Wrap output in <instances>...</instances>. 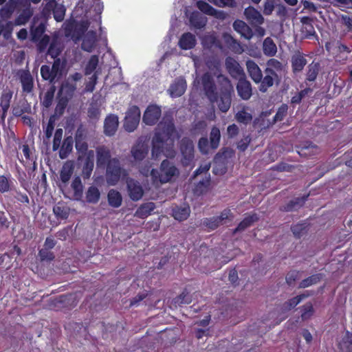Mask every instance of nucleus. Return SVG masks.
<instances>
[{
	"mask_svg": "<svg viewBox=\"0 0 352 352\" xmlns=\"http://www.w3.org/2000/svg\"><path fill=\"white\" fill-rule=\"evenodd\" d=\"M109 204L113 208H118L122 202V197L120 192L116 190L111 189L107 194Z\"/></svg>",
	"mask_w": 352,
	"mask_h": 352,
	"instance_id": "obj_38",
	"label": "nucleus"
},
{
	"mask_svg": "<svg viewBox=\"0 0 352 352\" xmlns=\"http://www.w3.org/2000/svg\"><path fill=\"white\" fill-rule=\"evenodd\" d=\"M41 75L44 80H48L52 85H54L56 78L54 76L50 67L47 65H43L41 67Z\"/></svg>",
	"mask_w": 352,
	"mask_h": 352,
	"instance_id": "obj_55",
	"label": "nucleus"
},
{
	"mask_svg": "<svg viewBox=\"0 0 352 352\" xmlns=\"http://www.w3.org/2000/svg\"><path fill=\"white\" fill-rule=\"evenodd\" d=\"M259 220V217L256 213H252L248 214L245 218L238 224L237 227L233 230V234L245 230L246 228L252 226L255 222Z\"/></svg>",
	"mask_w": 352,
	"mask_h": 352,
	"instance_id": "obj_24",
	"label": "nucleus"
},
{
	"mask_svg": "<svg viewBox=\"0 0 352 352\" xmlns=\"http://www.w3.org/2000/svg\"><path fill=\"white\" fill-rule=\"evenodd\" d=\"M22 91L25 94H30L34 89V79L29 69H20L17 72Z\"/></svg>",
	"mask_w": 352,
	"mask_h": 352,
	"instance_id": "obj_9",
	"label": "nucleus"
},
{
	"mask_svg": "<svg viewBox=\"0 0 352 352\" xmlns=\"http://www.w3.org/2000/svg\"><path fill=\"white\" fill-rule=\"evenodd\" d=\"M226 67L234 78H239L241 76H245V73L243 68L240 66L239 63L232 57H227L225 61Z\"/></svg>",
	"mask_w": 352,
	"mask_h": 352,
	"instance_id": "obj_14",
	"label": "nucleus"
},
{
	"mask_svg": "<svg viewBox=\"0 0 352 352\" xmlns=\"http://www.w3.org/2000/svg\"><path fill=\"white\" fill-rule=\"evenodd\" d=\"M246 67L249 76L255 83H259L262 80L263 73L258 65L253 60L246 61Z\"/></svg>",
	"mask_w": 352,
	"mask_h": 352,
	"instance_id": "obj_22",
	"label": "nucleus"
},
{
	"mask_svg": "<svg viewBox=\"0 0 352 352\" xmlns=\"http://www.w3.org/2000/svg\"><path fill=\"white\" fill-rule=\"evenodd\" d=\"M53 212L57 219H67L69 214V208L65 204L58 202L54 206Z\"/></svg>",
	"mask_w": 352,
	"mask_h": 352,
	"instance_id": "obj_41",
	"label": "nucleus"
},
{
	"mask_svg": "<svg viewBox=\"0 0 352 352\" xmlns=\"http://www.w3.org/2000/svg\"><path fill=\"white\" fill-rule=\"evenodd\" d=\"M190 22L192 26L197 29L204 28L206 24V20L198 14H192L190 17Z\"/></svg>",
	"mask_w": 352,
	"mask_h": 352,
	"instance_id": "obj_61",
	"label": "nucleus"
},
{
	"mask_svg": "<svg viewBox=\"0 0 352 352\" xmlns=\"http://www.w3.org/2000/svg\"><path fill=\"white\" fill-rule=\"evenodd\" d=\"M284 71L285 65L283 63L278 59L272 58L267 61L266 68L264 72H267L274 76L281 78V75Z\"/></svg>",
	"mask_w": 352,
	"mask_h": 352,
	"instance_id": "obj_13",
	"label": "nucleus"
},
{
	"mask_svg": "<svg viewBox=\"0 0 352 352\" xmlns=\"http://www.w3.org/2000/svg\"><path fill=\"white\" fill-rule=\"evenodd\" d=\"M32 12L30 9L23 10L15 19L18 25H25L31 18Z\"/></svg>",
	"mask_w": 352,
	"mask_h": 352,
	"instance_id": "obj_59",
	"label": "nucleus"
},
{
	"mask_svg": "<svg viewBox=\"0 0 352 352\" xmlns=\"http://www.w3.org/2000/svg\"><path fill=\"white\" fill-rule=\"evenodd\" d=\"M179 175V170L173 162L164 160L160 166V170L153 168L151 176L153 182L165 184L172 180L173 177Z\"/></svg>",
	"mask_w": 352,
	"mask_h": 352,
	"instance_id": "obj_3",
	"label": "nucleus"
},
{
	"mask_svg": "<svg viewBox=\"0 0 352 352\" xmlns=\"http://www.w3.org/2000/svg\"><path fill=\"white\" fill-rule=\"evenodd\" d=\"M46 30L45 25L40 23L37 26L32 25L30 28L31 39L33 42H37L44 35Z\"/></svg>",
	"mask_w": 352,
	"mask_h": 352,
	"instance_id": "obj_45",
	"label": "nucleus"
},
{
	"mask_svg": "<svg viewBox=\"0 0 352 352\" xmlns=\"http://www.w3.org/2000/svg\"><path fill=\"white\" fill-rule=\"evenodd\" d=\"M236 91L239 97L244 100L250 99L252 96V85L250 81L246 79L245 76L238 78Z\"/></svg>",
	"mask_w": 352,
	"mask_h": 352,
	"instance_id": "obj_10",
	"label": "nucleus"
},
{
	"mask_svg": "<svg viewBox=\"0 0 352 352\" xmlns=\"http://www.w3.org/2000/svg\"><path fill=\"white\" fill-rule=\"evenodd\" d=\"M56 90V89L54 85H52L47 90L43 99L41 101V104L43 107L45 108H49L51 107L54 100Z\"/></svg>",
	"mask_w": 352,
	"mask_h": 352,
	"instance_id": "obj_44",
	"label": "nucleus"
},
{
	"mask_svg": "<svg viewBox=\"0 0 352 352\" xmlns=\"http://www.w3.org/2000/svg\"><path fill=\"white\" fill-rule=\"evenodd\" d=\"M140 120V110L138 106L131 107L124 118V127L128 132L133 131L138 126Z\"/></svg>",
	"mask_w": 352,
	"mask_h": 352,
	"instance_id": "obj_6",
	"label": "nucleus"
},
{
	"mask_svg": "<svg viewBox=\"0 0 352 352\" xmlns=\"http://www.w3.org/2000/svg\"><path fill=\"white\" fill-rule=\"evenodd\" d=\"M94 151L89 150L87 155L85 156V163L83 166V174L85 177L89 178L94 168Z\"/></svg>",
	"mask_w": 352,
	"mask_h": 352,
	"instance_id": "obj_37",
	"label": "nucleus"
},
{
	"mask_svg": "<svg viewBox=\"0 0 352 352\" xmlns=\"http://www.w3.org/2000/svg\"><path fill=\"white\" fill-rule=\"evenodd\" d=\"M149 146L147 142L138 141L131 149L132 162L138 163L144 160L148 155Z\"/></svg>",
	"mask_w": 352,
	"mask_h": 352,
	"instance_id": "obj_7",
	"label": "nucleus"
},
{
	"mask_svg": "<svg viewBox=\"0 0 352 352\" xmlns=\"http://www.w3.org/2000/svg\"><path fill=\"white\" fill-rule=\"evenodd\" d=\"M161 115L162 110L160 107L156 104H150L144 113L142 120L146 125L153 126L158 122Z\"/></svg>",
	"mask_w": 352,
	"mask_h": 352,
	"instance_id": "obj_8",
	"label": "nucleus"
},
{
	"mask_svg": "<svg viewBox=\"0 0 352 352\" xmlns=\"http://www.w3.org/2000/svg\"><path fill=\"white\" fill-rule=\"evenodd\" d=\"M154 208V204L152 202L142 204L136 210L135 216L140 219H144L151 214Z\"/></svg>",
	"mask_w": 352,
	"mask_h": 352,
	"instance_id": "obj_40",
	"label": "nucleus"
},
{
	"mask_svg": "<svg viewBox=\"0 0 352 352\" xmlns=\"http://www.w3.org/2000/svg\"><path fill=\"white\" fill-rule=\"evenodd\" d=\"M72 188L74 190V197L76 200H80L82 197L83 186L81 179L79 177H76L72 183Z\"/></svg>",
	"mask_w": 352,
	"mask_h": 352,
	"instance_id": "obj_48",
	"label": "nucleus"
},
{
	"mask_svg": "<svg viewBox=\"0 0 352 352\" xmlns=\"http://www.w3.org/2000/svg\"><path fill=\"white\" fill-rule=\"evenodd\" d=\"M190 213L189 206H176L172 209V215L177 221H182L188 219Z\"/></svg>",
	"mask_w": 352,
	"mask_h": 352,
	"instance_id": "obj_32",
	"label": "nucleus"
},
{
	"mask_svg": "<svg viewBox=\"0 0 352 352\" xmlns=\"http://www.w3.org/2000/svg\"><path fill=\"white\" fill-rule=\"evenodd\" d=\"M301 312V318L303 321L307 320L311 318L314 314V308L311 302H307L301 307H300Z\"/></svg>",
	"mask_w": 352,
	"mask_h": 352,
	"instance_id": "obj_62",
	"label": "nucleus"
},
{
	"mask_svg": "<svg viewBox=\"0 0 352 352\" xmlns=\"http://www.w3.org/2000/svg\"><path fill=\"white\" fill-rule=\"evenodd\" d=\"M220 84L219 95L212 76L209 73H205L201 77V82L204 93L211 103L218 102L219 110L227 112L232 101V94L234 91L230 80L226 76H218Z\"/></svg>",
	"mask_w": 352,
	"mask_h": 352,
	"instance_id": "obj_1",
	"label": "nucleus"
},
{
	"mask_svg": "<svg viewBox=\"0 0 352 352\" xmlns=\"http://www.w3.org/2000/svg\"><path fill=\"white\" fill-rule=\"evenodd\" d=\"M69 100L67 97L58 96V102L54 109V114L56 117L62 116L68 104Z\"/></svg>",
	"mask_w": 352,
	"mask_h": 352,
	"instance_id": "obj_53",
	"label": "nucleus"
},
{
	"mask_svg": "<svg viewBox=\"0 0 352 352\" xmlns=\"http://www.w3.org/2000/svg\"><path fill=\"white\" fill-rule=\"evenodd\" d=\"M297 148L299 155L304 157H311L317 155L320 150L318 146L311 142H307Z\"/></svg>",
	"mask_w": 352,
	"mask_h": 352,
	"instance_id": "obj_23",
	"label": "nucleus"
},
{
	"mask_svg": "<svg viewBox=\"0 0 352 352\" xmlns=\"http://www.w3.org/2000/svg\"><path fill=\"white\" fill-rule=\"evenodd\" d=\"M13 91L10 89H3L0 97V107H1V119L5 120L10 106Z\"/></svg>",
	"mask_w": 352,
	"mask_h": 352,
	"instance_id": "obj_21",
	"label": "nucleus"
},
{
	"mask_svg": "<svg viewBox=\"0 0 352 352\" xmlns=\"http://www.w3.org/2000/svg\"><path fill=\"white\" fill-rule=\"evenodd\" d=\"M187 84L185 78L179 76L175 79L173 82L170 85L168 91L173 98L180 97L182 96L186 89Z\"/></svg>",
	"mask_w": 352,
	"mask_h": 352,
	"instance_id": "obj_12",
	"label": "nucleus"
},
{
	"mask_svg": "<svg viewBox=\"0 0 352 352\" xmlns=\"http://www.w3.org/2000/svg\"><path fill=\"white\" fill-rule=\"evenodd\" d=\"M106 167V179L109 185H116L121 177L127 176L126 170L121 166L120 160L112 158Z\"/></svg>",
	"mask_w": 352,
	"mask_h": 352,
	"instance_id": "obj_4",
	"label": "nucleus"
},
{
	"mask_svg": "<svg viewBox=\"0 0 352 352\" xmlns=\"http://www.w3.org/2000/svg\"><path fill=\"white\" fill-rule=\"evenodd\" d=\"M13 182L11 180V175H0V193H5L13 190Z\"/></svg>",
	"mask_w": 352,
	"mask_h": 352,
	"instance_id": "obj_46",
	"label": "nucleus"
},
{
	"mask_svg": "<svg viewBox=\"0 0 352 352\" xmlns=\"http://www.w3.org/2000/svg\"><path fill=\"white\" fill-rule=\"evenodd\" d=\"M201 225L204 227L207 231L214 230L221 226L216 216L202 219Z\"/></svg>",
	"mask_w": 352,
	"mask_h": 352,
	"instance_id": "obj_50",
	"label": "nucleus"
},
{
	"mask_svg": "<svg viewBox=\"0 0 352 352\" xmlns=\"http://www.w3.org/2000/svg\"><path fill=\"white\" fill-rule=\"evenodd\" d=\"M338 348L341 352H352V332L346 331L338 340Z\"/></svg>",
	"mask_w": 352,
	"mask_h": 352,
	"instance_id": "obj_25",
	"label": "nucleus"
},
{
	"mask_svg": "<svg viewBox=\"0 0 352 352\" xmlns=\"http://www.w3.org/2000/svg\"><path fill=\"white\" fill-rule=\"evenodd\" d=\"M265 76L259 82L258 89L262 93H265L268 89L274 85V82L278 83L280 81V77L274 76L267 72H264Z\"/></svg>",
	"mask_w": 352,
	"mask_h": 352,
	"instance_id": "obj_26",
	"label": "nucleus"
},
{
	"mask_svg": "<svg viewBox=\"0 0 352 352\" xmlns=\"http://www.w3.org/2000/svg\"><path fill=\"white\" fill-rule=\"evenodd\" d=\"M16 6V2L9 0L0 10V15L3 19H9L14 12Z\"/></svg>",
	"mask_w": 352,
	"mask_h": 352,
	"instance_id": "obj_49",
	"label": "nucleus"
},
{
	"mask_svg": "<svg viewBox=\"0 0 352 352\" xmlns=\"http://www.w3.org/2000/svg\"><path fill=\"white\" fill-rule=\"evenodd\" d=\"M182 154L181 162L183 166H188L194 160V144L188 138H183L179 142Z\"/></svg>",
	"mask_w": 352,
	"mask_h": 352,
	"instance_id": "obj_5",
	"label": "nucleus"
},
{
	"mask_svg": "<svg viewBox=\"0 0 352 352\" xmlns=\"http://www.w3.org/2000/svg\"><path fill=\"white\" fill-rule=\"evenodd\" d=\"M87 29V24L82 23L72 25L67 30L68 31V34L70 35L74 40L79 41L82 38Z\"/></svg>",
	"mask_w": 352,
	"mask_h": 352,
	"instance_id": "obj_28",
	"label": "nucleus"
},
{
	"mask_svg": "<svg viewBox=\"0 0 352 352\" xmlns=\"http://www.w3.org/2000/svg\"><path fill=\"white\" fill-rule=\"evenodd\" d=\"M195 36L190 32L184 33L179 40V46L182 50H191L195 46Z\"/></svg>",
	"mask_w": 352,
	"mask_h": 352,
	"instance_id": "obj_29",
	"label": "nucleus"
},
{
	"mask_svg": "<svg viewBox=\"0 0 352 352\" xmlns=\"http://www.w3.org/2000/svg\"><path fill=\"white\" fill-rule=\"evenodd\" d=\"M54 63L51 68L54 76L56 79L62 77L65 67V60H61L60 58H54Z\"/></svg>",
	"mask_w": 352,
	"mask_h": 352,
	"instance_id": "obj_42",
	"label": "nucleus"
},
{
	"mask_svg": "<svg viewBox=\"0 0 352 352\" xmlns=\"http://www.w3.org/2000/svg\"><path fill=\"white\" fill-rule=\"evenodd\" d=\"M235 118L238 122L247 124L251 122L252 116L250 113L243 109L236 113Z\"/></svg>",
	"mask_w": 352,
	"mask_h": 352,
	"instance_id": "obj_63",
	"label": "nucleus"
},
{
	"mask_svg": "<svg viewBox=\"0 0 352 352\" xmlns=\"http://www.w3.org/2000/svg\"><path fill=\"white\" fill-rule=\"evenodd\" d=\"M126 185L129 196L133 201H138L142 199L144 191L142 186L138 181L129 179L126 182Z\"/></svg>",
	"mask_w": 352,
	"mask_h": 352,
	"instance_id": "obj_16",
	"label": "nucleus"
},
{
	"mask_svg": "<svg viewBox=\"0 0 352 352\" xmlns=\"http://www.w3.org/2000/svg\"><path fill=\"white\" fill-rule=\"evenodd\" d=\"M100 197V191L96 186H90L86 192V199L88 203L96 204Z\"/></svg>",
	"mask_w": 352,
	"mask_h": 352,
	"instance_id": "obj_54",
	"label": "nucleus"
},
{
	"mask_svg": "<svg viewBox=\"0 0 352 352\" xmlns=\"http://www.w3.org/2000/svg\"><path fill=\"white\" fill-rule=\"evenodd\" d=\"M219 156H215L214 158L213 173L215 175H224L228 170V164L219 158Z\"/></svg>",
	"mask_w": 352,
	"mask_h": 352,
	"instance_id": "obj_43",
	"label": "nucleus"
},
{
	"mask_svg": "<svg viewBox=\"0 0 352 352\" xmlns=\"http://www.w3.org/2000/svg\"><path fill=\"white\" fill-rule=\"evenodd\" d=\"M307 63L306 55L299 50L296 51L291 58L292 72L294 74L300 73Z\"/></svg>",
	"mask_w": 352,
	"mask_h": 352,
	"instance_id": "obj_11",
	"label": "nucleus"
},
{
	"mask_svg": "<svg viewBox=\"0 0 352 352\" xmlns=\"http://www.w3.org/2000/svg\"><path fill=\"white\" fill-rule=\"evenodd\" d=\"M74 172V168L72 164H65L60 172V181L66 184L67 183Z\"/></svg>",
	"mask_w": 352,
	"mask_h": 352,
	"instance_id": "obj_52",
	"label": "nucleus"
},
{
	"mask_svg": "<svg viewBox=\"0 0 352 352\" xmlns=\"http://www.w3.org/2000/svg\"><path fill=\"white\" fill-rule=\"evenodd\" d=\"M302 273L303 272L298 270L289 271L285 276V280L287 285L289 286L295 285L297 281L301 279Z\"/></svg>",
	"mask_w": 352,
	"mask_h": 352,
	"instance_id": "obj_58",
	"label": "nucleus"
},
{
	"mask_svg": "<svg viewBox=\"0 0 352 352\" xmlns=\"http://www.w3.org/2000/svg\"><path fill=\"white\" fill-rule=\"evenodd\" d=\"M192 302V295L187 291L186 289L182 292L175 299V302L178 305L190 304Z\"/></svg>",
	"mask_w": 352,
	"mask_h": 352,
	"instance_id": "obj_64",
	"label": "nucleus"
},
{
	"mask_svg": "<svg viewBox=\"0 0 352 352\" xmlns=\"http://www.w3.org/2000/svg\"><path fill=\"white\" fill-rule=\"evenodd\" d=\"M234 30L240 34L241 36L250 39L253 36L252 29L243 21L237 19L233 23Z\"/></svg>",
	"mask_w": 352,
	"mask_h": 352,
	"instance_id": "obj_27",
	"label": "nucleus"
},
{
	"mask_svg": "<svg viewBox=\"0 0 352 352\" xmlns=\"http://www.w3.org/2000/svg\"><path fill=\"white\" fill-rule=\"evenodd\" d=\"M307 296L305 294H300L298 296H296L287 301H285L281 306H280V311L282 314H285L290 310H292L293 308H294L296 305H298L302 299L306 298Z\"/></svg>",
	"mask_w": 352,
	"mask_h": 352,
	"instance_id": "obj_35",
	"label": "nucleus"
},
{
	"mask_svg": "<svg viewBox=\"0 0 352 352\" xmlns=\"http://www.w3.org/2000/svg\"><path fill=\"white\" fill-rule=\"evenodd\" d=\"M302 23V34L305 38H310L311 37L316 35V31L314 27L311 23V20L309 17H303L301 20Z\"/></svg>",
	"mask_w": 352,
	"mask_h": 352,
	"instance_id": "obj_36",
	"label": "nucleus"
},
{
	"mask_svg": "<svg viewBox=\"0 0 352 352\" xmlns=\"http://www.w3.org/2000/svg\"><path fill=\"white\" fill-rule=\"evenodd\" d=\"M308 225L306 223H300L293 225L291 230L296 239L301 238L308 230Z\"/></svg>",
	"mask_w": 352,
	"mask_h": 352,
	"instance_id": "obj_56",
	"label": "nucleus"
},
{
	"mask_svg": "<svg viewBox=\"0 0 352 352\" xmlns=\"http://www.w3.org/2000/svg\"><path fill=\"white\" fill-rule=\"evenodd\" d=\"M63 46L60 41L56 37L53 38L49 45L47 54L52 58H57L61 54Z\"/></svg>",
	"mask_w": 352,
	"mask_h": 352,
	"instance_id": "obj_34",
	"label": "nucleus"
},
{
	"mask_svg": "<svg viewBox=\"0 0 352 352\" xmlns=\"http://www.w3.org/2000/svg\"><path fill=\"white\" fill-rule=\"evenodd\" d=\"M221 139L220 130L217 126H213L210 133V146L211 149L215 150L219 146Z\"/></svg>",
	"mask_w": 352,
	"mask_h": 352,
	"instance_id": "obj_47",
	"label": "nucleus"
},
{
	"mask_svg": "<svg viewBox=\"0 0 352 352\" xmlns=\"http://www.w3.org/2000/svg\"><path fill=\"white\" fill-rule=\"evenodd\" d=\"M74 140L72 136H67L63 140L62 146H60L59 157L62 160L66 159L73 150Z\"/></svg>",
	"mask_w": 352,
	"mask_h": 352,
	"instance_id": "obj_33",
	"label": "nucleus"
},
{
	"mask_svg": "<svg viewBox=\"0 0 352 352\" xmlns=\"http://www.w3.org/2000/svg\"><path fill=\"white\" fill-rule=\"evenodd\" d=\"M263 52L267 56L272 57L277 52V47L274 42L271 38H266L263 43Z\"/></svg>",
	"mask_w": 352,
	"mask_h": 352,
	"instance_id": "obj_39",
	"label": "nucleus"
},
{
	"mask_svg": "<svg viewBox=\"0 0 352 352\" xmlns=\"http://www.w3.org/2000/svg\"><path fill=\"white\" fill-rule=\"evenodd\" d=\"M38 258L41 263H50L54 260L55 254L52 250L42 248L38 251Z\"/></svg>",
	"mask_w": 352,
	"mask_h": 352,
	"instance_id": "obj_51",
	"label": "nucleus"
},
{
	"mask_svg": "<svg viewBox=\"0 0 352 352\" xmlns=\"http://www.w3.org/2000/svg\"><path fill=\"white\" fill-rule=\"evenodd\" d=\"M111 159V152L108 147L101 146L96 148V164L98 167L104 168Z\"/></svg>",
	"mask_w": 352,
	"mask_h": 352,
	"instance_id": "obj_18",
	"label": "nucleus"
},
{
	"mask_svg": "<svg viewBox=\"0 0 352 352\" xmlns=\"http://www.w3.org/2000/svg\"><path fill=\"white\" fill-rule=\"evenodd\" d=\"M215 156H219L221 160L230 164L234 158L235 153L230 148H224L221 151L217 153Z\"/></svg>",
	"mask_w": 352,
	"mask_h": 352,
	"instance_id": "obj_57",
	"label": "nucleus"
},
{
	"mask_svg": "<svg viewBox=\"0 0 352 352\" xmlns=\"http://www.w3.org/2000/svg\"><path fill=\"white\" fill-rule=\"evenodd\" d=\"M309 196V193L307 195H304L300 197H296L292 200H290L286 204L281 206L280 207V210L283 212H293L297 211L300 208H301L307 201L308 197Z\"/></svg>",
	"mask_w": 352,
	"mask_h": 352,
	"instance_id": "obj_15",
	"label": "nucleus"
},
{
	"mask_svg": "<svg viewBox=\"0 0 352 352\" xmlns=\"http://www.w3.org/2000/svg\"><path fill=\"white\" fill-rule=\"evenodd\" d=\"M246 19L252 25H259L263 23L264 18L262 14L254 7L249 6L244 10Z\"/></svg>",
	"mask_w": 352,
	"mask_h": 352,
	"instance_id": "obj_17",
	"label": "nucleus"
},
{
	"mask_svg": "<svg viewBox=\"0 0 352 352\" xmlns=\"http://www.w3.org/2000/svg\"><path fill=\"white\" fill-rule=\"evenodd\" d=\"M76 88V83H73L66 79L60 85L58 95L70 99L74 96Z\"/></svg>",
	"mask_w": 352,
	"mask_h": 352,
	"instance_id": "obj_31",
	"label": "nucleus"
},
{
	"mask_svg": "<svg viewBox=\"0 0 352 352\" xmlns=\"http://www.w3.org/2000/svg\"><path fill=\"white\" fill-rule=\"evenodd\" d=\"M320 70V63L318 62L312 61L308 66L306 70L305 83L309 85V82H314Z\"/></svg>",
	"mask_w": 352,
	"mask_h": 352,
	"instance_id": "obj_30",
	"label": "nucleus"
},
{
	"mask_svg": "<svg viewBox=\"0 0 352 352\" xmlns=\"http://www.w3.org/2000/svg\"><path fill=\"white\" fill-rule=\"evenodd\" d=\"M176 133L175 127L173 123L169 122L162 129H159L155 133L152 140V156L157 158L164 152V147L168 141L171 144L174 142V135Z\"/></svg>",
	"mask_w": 352,
	"mask_h": 352,
	"instance_id": "obj_2",
	"label": "nucleus"
},
{
	"mask_svg": "<svg viewBox=\"0 0 352 352\" xmlns=\"http://www.w3.org/2000/svg\"><path fill=\"white\" fill-rule=\"evenodd\" d=\"M98 65V57L96 55H93L89 58L87 64L85 68V74L86 76L90 75L96 69Z\"/></svg>",
	"mask_w": 352,
	"mask_h": 352,
	"instance_id": "obj_60",
	"label": "nucleus"
},
{
	"mask_svg": "<svg viewBox=\"0 0 352 352\" xmlns=\"http://www.w3.org/2000/svg\"><path fill=\"white\" fill-rule=\"evenodd\" d=\"M97 42V34L96 31L90 30L88 31L84 36L82 42L81 44V48L82 50L91 52L96 47Z\"/></svg>",
	"mask_w": 352,
	"mask_h": 352,
	"instance_id": "obj_19",
	"label": "nucleus"
},
{
	"mask_svg": "<svg viewBox=\"0 0 352 352\" xmlns=\"http://www.w3.org/2000/svg\"><path fill=\"white\" fill-rule=\"evenodd\" d=\"M118 118L116 115L110 114L104 122V133L107 136L113 135L118 127Z\"/></svg>",
	"mask_w": 352,
	"mask_h": 352,
	"instance_id": "obj_20",
	"label": "nucleus"
}]
</instances>
